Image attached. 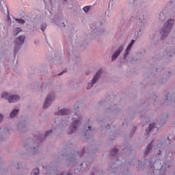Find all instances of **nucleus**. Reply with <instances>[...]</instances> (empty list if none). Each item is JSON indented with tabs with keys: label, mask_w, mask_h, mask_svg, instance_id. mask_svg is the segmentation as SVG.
<instances>
[{
	"label": "nucleus",
	"mask_w": 175,
	"mask_h": 175,
	"mask_svg": "<svg viewBox=\"0 0 175 175\" xmlns=\"http://www.w3.org/2000/svg\"><path fill=\"white\" fill-rule=\"evenodd\" d=\"M55 116H62L59 124V128L66 126L68 124H69V118H70L69 116H71V123L70 124V128L67 131L68 135L73 133V132L77 130V127L81 124V120H83L80 114L71 112L70 110L66 109H61L58 112H56Z\"/></svg>",
	"instance_id": "nucleus-1"
},
{
	"label": "nucleus",
	"mask_w": 175,
	"mask_h": 175,
	"mask_svg": "<svg viewBox=\"0 0 175 175\" xmlns=\"http://www.w3.org/2000/svg\"><path fill=\"white\" fill-rule=\"evenodd\" d=\"M152 162H154L152 163ZM149 165L150 172L153 175H163L165 174V169H166V164L162 165L163 161L161 160L155 161V157H152L148 162L146 163Z\"/></svg>",
	"instance_id": "nucleus-2"
},
{
	"label": "nucleus",
	"mask_w": 175,
	"mask_h": 175,
	"mask_svg": "<svg viewBox=\"0 0 175 175\" xmlns=\"http://www.w3.org/2000/svg\"><path fill=\"white\" fill-rule=\"evenodd\" d=\"M174 23V20L168 19L167 21L165 23L163 27L161 29L160 33L161 35L162 39H165L169 33L172 28H173V24Z\"/></svg>",
	"instance_id": "nucleus-3"
},
{
	"label": "nucleus",
	"mask_w": 175,
	"mask_h": 175,
	"mask_svg": "<svg viewBox=\"0 0 175 175\" xmlns=\"http://www.w3.org/2000/svg\"><path fill=\"white\" fill-rule=\"evenodd\" d=\"M1 98L8 100L9 103H16V102H18L20 99L18 95H13L6 92L1 94Z\"/></svg>",
	"instance_id": "nucleus-4"
},
{
	"label": "nucleus",
	"mask_w": 175,
	"mask_h": 175,
	"mask_svg": "<svg viewBox=\"0 0 175 175\" xmlns=\"http://www.w3.org/2000/svg\"><path fill=\"white\" fill-rule=\"evenodd\" d=\"M25 42V36L21 35L15 40V47L14 49V53H17L20 50L21 44Z\"/></svg>",
	"instance_id": "nucleus-5"
},
{
	"label": "nucleus",
	"mask_w": 175,
	"mask_h": 175,
	"mask_svg": "<svg viewBox=\"0 0 175 175\" xmlns=\"http://www.w3.org/2000/svg\"><path fill=\"white\" fill-rule=\"evenodd\" d=\"M100 75H102V70H98L96 75H94L92 79L88 83L87 90H91L92 87H94V84L99 80V77H100Z\"/></svg>",
	"instance_id": "nucleus-6"
},
{
	"label": "nucleus",
	"mask_w": 175,
	"mask_h": 175,
	"mask_svg": "<svg viewBox=\"0 0 175 175\" xmlns=\"http://www.w3.org/2000/svg\"><path fill=\"white\" fill-rule=\"evenodd\" d=\"M53 100H54V96L51 94H49L44 103V109H47V107L51 105Z\"/></svg>",
	"instance_id": "nucleus-7"
},
{
	"label": "nucleus",
	"mask_w": 175,
	"mask_h": 175,
	"mask_svg": "<svg viewBox=\"0 0 175 175\" xmlns=\"http://www.w3.org/2000/svg\"><path fill=\"white\" fill-rule=\"evenodd\" d=\"M123 50H124V46L121 45L118 48V49L113 53L111 56V60L116 61V59L118 58V56L120 55V54H121V51H122Z\"/></svg>",
	"instance_id": "nucleus-8"
},
{
	"label": "nucleus",
	"mask_w": 175,
	"mask_h": 175,
	"mask_svg": "<svg viewBox=\"0 0 175 175\" xmlns=\"http://www.w3.org/2000/svg\"><path fill=\"white\" fill-rule=\"evenodd\" d=\"M135 40H133L130 44L128 46L127 49L125 51V53L124 55V59H126V55H128L129 54V51H131V50H132V46H133V44H135Z\"/></svg>",
	"instance_id": "nucleus-9"
},
{
	"label": "nucleus",
	"mask_w": 175,
	"mask_h": 175,
	"mask_svg": "<svg viewBox=\"0 0 175 175\" xmlns=\"http://www.w3.org/2000/svg\"><path fill=\"white\" fill-rule=\"evenodd\" d=\"M158 131V127L155 126V124H151L149 125L148 126V129L146 130V133H150V132H151V131Z\"/></svg>",
	"instance_id": "nucleus-10"
},
{
	"label": "nucleus",
	"mask_w": 175,
	"mask_h": 175,
	"mask_svg": "<svg viewBox=\"0 0 175 175\" xmlns=\"http://www.w3.org/2000/svg\"><path fill=\"white\" fill-rule=\"evenodd\" d=\"M129 5L130 8H135V6L137 5V0H129Z\"/></svg>",
	"instance_id": "nucleus-11"
},
{
	"label": "nucleus",
	"mask_w": 175,
	"mask_h": 175,
	"mask_svg": "<svg viewBox=\"0 0 175 175\" xmlns=\"http://www.w3.org/2000/svg\"><path fill=\"white\" fill-rule=\"evenodd\" d=\"M18 111H19L18 109H13V111L11 112L10 115V118H14V116L16 114H18Z\"/></svg>",
	"instance_id": "nucleus-12"
},
{
	"label": "nucleus",
	"mask_w": 175,
	"mask_h": 175,
	"mask_svg": "<svg viewBox=\"0 0 175 175\" xmlns=\"http://www.w3.org/2000/svg\"><path fill=\"white\" fill-rule=\"evenodd\" d=\"M152 148V143L149 144L146 150L145 151V155H148L150 154L151 149Z\"/></svg>",
	"instance_id": "nucleus-13"
},
{
	"label": "nucleus",
	"mask_w": 175,
	"mask_h": 175,
	"mask_svg": "<svg viewBox=\"0 0 175 175\" xmlns=\"http://www.w3.org/2000/svg\"><path fill=\"white\" fill-rule=\"evenodd\" d=\"M118 170V167H116V164H113L110 167L109 172H111V173H112V174L114 175V172H116V170Z\"/></svg>",
	"instance_id": "nucleus-14"
},
{
	"label": "nucleus",
	"mask_w": 175,
	"mask_h": 175,
	"mask_svg": "<svg viewBox=\"0 0 175 175\" xmlns=\"http://www.w3.org/2000/svg\"><path fill=\"white\" fill-rule=\"evenodd\" d=\"M85 133L86 135H88V133H92V126H85Z\"/></svg>",
	"instance_id": "nucleus-15"
},
{
	"label": "nucleus",
	"mask_w": 175,
	"mask_h": 175,
	"mask_svg": "<svg viewBox=\"0 0 175 175\" xmlns=\"http://www.w3.org/2000/svg\"><path fill=\"white\" fill-rule=\"evenodd\" d=\"M168 3H169V5H171L172 6H174L173 8H172V14H173V13L175 14V0H170L168 2Z\"/></svg>",
	"instance_id": "nucleus-16"
},
{
	"label": "nucleus",
	"mask_w": 175,
	"mask_h": 175,
	"mask_svg": "<svg viewBox=\"0 0 175 175\" xmlns=\"http://www.w3.org/2000/svg\"><path fill=\"white\" fill-rule=\"evenodd\" d=\"M92 8V7L91 5H87L83 8V12H85V13H88V12H90V10H91Z\"/></svg>",
	"instance_id": "nucleus-17"
},
{
	"label": "nucleus",
	"mask_w": 175,
	"mask_h": 175,
	"mask_svg": "<svg viewBox=\"0 0 175 175\" xmlns=\"http://www.w3.org/2000/svg\"><path fill=\"white\" fill-rule=\"evenodd\" d=\"M21 31H22L21 28L17 27L16 29H14V34L15 36H17V35H18V33H20V32H21Z\"/></svg>",
	"instance_id": "nucleus-18"
},
{
	"label": "nucleus",
	"mask_w": 175,
	"mask_h": 175,
	"mask_svg": "<svg viewBox=\"0 0 175 175\" xmlns=\"http://www.w3.org/2000/svg\"><path fill=\"white\" fill-rule=\"evenodd\" d=\"M118 152V150L117 148H114L111 151V154L112 155V157H116Z\"/></svg>",
	"instance_id": "nucleus-19"
},
{
	"label": "nucleus",
	"mask_w": 175,
	"mask_h": 175,
	"mask_svg": "<svg viewBox=\"0 0 175 175\" xmlns=\"http://www.w3.org/2000/svg\"><path fill=\"white\" fill-rule=\"evenodd\" d=\"M46 28H47V25H46V23H42L40 25V29L42 31V32H44V31H46Z\"/></svg>",
	"instance_id": "nucleus-20"
},
{
	"label": "nucleus",
	"mask_w": 175,
	"mask_h": 175,
	"mask_svg": "<svg viewBox=\"0 0 175 175\" xmlns=\"http://www.w3.org/2000/svg\"><path fill=\"white\" fill-rule=\"evenodd\" d=\"M39 174V168H36L31 172V175H38Z\"/></svg>",
	"instance_id": "nucleus-21"
},
{
	"label": "nucleus",
	"mask_w": 175,
	"mask_h": 175,
	"mask_svg": "<svg viewBox=\"0 0 175 175\" xmlns=\"http://www.w3.org/2000/svg\"><path fill=\"white\" fill-rule=\"evenodd\" d=\"M4 6H6V5L5 4V1L3 0H0V9H1V10H2V9H3Z\"/></svg>",
	"instance_id": "nucleus-22"
},
{
	"label": "nucleus",
	"mask_w": 175,
	"mask_h": 175,
	"mask_svg": "<svg viewBox=\"0 0 175 175\" xmlns=\"http://www.w3.org/2000/svg\"><path fill=\"white\" fill-rule=\"evenodd\" d=\"M15 20H16V21H17V23H18L19 24H24V23H25V21H24V20H23V19L16 18Z\"/></svg>",
	"instance_id": "nucleus-23"
},
{
	"label": "nucleus",
	"mask_w": 175,
	"mask_h": 175,
	"mask_svg": "<svg viewBox=\"0 0 175 175\" xmlns=\"http://www.w3.org/2000/svg\"><path fill=\"white\" fill-rule=\"evenodd\" d=\"M53 131H48L45 133V137H47L49 136H50V135H51V133H53Z\"/></svg>",
	"instance_id": "nucleus-24"
},
{
	"label": "nucleus",
	"mask_w": 175,
	"mask_h": 175,
	"mask_svg": "<svg viewBox=\"0 0 175 175\" xmlns=\"http://www.w3.org/2000/svg\"><path fill=\"white\" fill-rule=\"evenodd\" d=\"M159 17L160 20H161V21H163V20H165V19L162 18V17H165V14L163 12L160 13Z\"/></svg>",
	"instance_id": "nucleus-25"
},
{
	"label": "nucleus",
	"mask_w": 175,
	"mask_h": 175,
	"mask_svg": "<svg viewBox=\"0 0 175 175\" xmlns=\"http://www.w3.org/2000/svg\"><path fill=\"white\" fill-rule=\"evenodd\" d=\"M103 32H105V30H98L97 31V35H101L102 33H103Z\"/></svg>",
	"instance_id": "nucleus-26"
},
{
	"label": "nucleus",
	"mask_w": 175,
	"mask_h": 175,
	"mask_svg": "<svg viewBox=\"0 0 175 175\" xmlns=\"http://www.w3.org/2000/svg\"><path fill=\"white\" fill-rule=\"evenodd\" d=\"M59 27H61L62 28H65L66 25L64 23H62L59 25H58Z\"/></svg>",
	"instance_id": "nucleus-27"
},
{
	"label": "nucleus",
	"mask_w": 175,
	"mask_h": 175,
	"mask_svg": "<svg viewBox=\"0 0 175 175\" xmlns=\"http://www.w3.org/2000/svg\"><path fill=\"white\" fill-rule=\"evenodd\" d=\"M18 129H22V131H24V129H25V126H18Z\"/></svg>",
	"instance_id": "nucleus-28"
},
{
	"label": "nucleus",
	"mask_w": 175,
	"mask_h": 175,
	"mask_svg": "<svg viewBox=\"0 0 175 175\" xmlns=\"http://www.w3.org/2000/svg\"><path fill=\"white\" fill-rule=\"evenodd\" d=\"M2 121H3V116L0 114V122H2Z\"/></svg>",
	"instance_id": "nucleus-29"
},
{
	"label": "nucleus",
	"mask_w": 175,
	"mask_h": 175,
	"mask_svg": "<svg viewBox=\"0 0 175 175\" xmlns=\"http://www.w3.org/2000/svg\"><path fill=\"white\" fill-rule=\"evenodd\" d=\"M137 16H144V14L143 12H140L137 14Z\"/></svg>",
	"instance_id": "nucleus-30"
},
{
	"label": "nucleus",
	"mask_w": 175,
	"mask_h": 175,
	"mask_svg": "<svg viewBox=\"0 0 175 175\" xmlns=\"http://www.w3.org/2000/svg\"><path fill=\"white\" fill-rule=\"evenodd\" d=\"M141 24H143V27H144V25L146 24V22H144V20L143 21H140Z\"/></svg>",
	"instance_id": "nucleus-31"
},
{
	"label": "nucleus",
	"mask_w": 175,
	"mask_h": 175,
	"mask_svg": "<svg viewBox=\"0 0 175 175\" xmlns=\"http://www.w3.org/2000/svg\"><path fill=\"white\" fill-rule=\"evenodd\" d=\"M105 128H106V129H109V128H110V126H109V124H107Z\"/></svg>",
	"instance_id": "nucleus-32"
},
{
	"label": "nucleus",
	"mask_w": 175,
	"mask_h": 175,
	"mask_svg": "<svg viewBox=\"0 0 175 175\" xmlns=\"http://www.w3.org/2000/svg\"><path fill=\"white\" fill-rule=\"evenodd\" d=\"M141 165H142V164L139 163V164L138 165L137 169H140V166H141Z\"/></svg>",
	"instance_id": "nucleus-33"
},
{
	"label": "nucleus",
	"mask_w": 175,
	"mask_h": 175,
	"mask_svg": "<svg viewBox=\"0 0 175 175\" xmlns=\"http://www.w3.org/2000/svg\"><path fill=\"white\" fill-rule=\"evenodd\" d=\"M63 73H64V72L59 73L58 75H59V76H62V75Z\"/></svg>",
	"instance_id": "nucleus-34"
},
{
	"label": "nucleus",
	"mask_w": 175,
	"mask_h": 175,
	"mask_svg": "<svg viewBox=\"0 0 175 175\" xmlns=\"http://www.w3.org/2000/svg\"><path fill=\"white\" fill-rule=\"evenodd\" d=\"M142 29H139V31H138V33H139V32H142Z\"/></svg>",
	"instance_id": "nucleus-35"
},
{
	"label": "nucleus",
	"mask_w": 175,
	"mask_h": 175,
	"mask_svg": "<svg viewBox=\"0 0 175 175\" xmlns=\"http://www.w3.org/2000/svg\"><path fill=\"white\" fill-rule=\"evenodd\" d=\"M66 175H72L70 173H67Z\"/></svg>",
	"instance_id": "nucleus-36"
},
{
	"label": "nucleus",
	"mask_w": 175,
	"mask_h": 175,
	"mask_svg": "<svg viewBox=\"0 0 175 175\" xmlns=\"http://www.w3.org/2000/svg\"><path fill=\"white\" fill-rule=\"evenodd\" d=\"M94 32H96V29H94Z\"/></svg>",
	"instance_id": "nucleus-37"
},
{
	"label": "nucleus",
	"mask_w": 175,
	"mask_h": 175,
	"mask_svg": "<svg viewBox=\"0 0 175 175\" xmlns=\"http://www.w3.org/2000/svg\"><path fill=\"white\" fill-rule=\"evenodd\" d=\"M81 155H83V154H79V157H81Z\"/></svg>",
	"instance_id": "nucleus-38"
},
{
	"label": "nucleus",
	"mask_w": 175,
	"mask_h": 175,
	"mask_svg": "<svg viewBox=\"0 0 175 175\" xmlns=\"http://www.w3.org/2000/svg\"><path fill=\"white\" fill-rule=\"evenodd\" d=\"M64 2H66V0H64Z\"/></svg>",
	"instance_id": "nucleus-39"
}]
</instances>
